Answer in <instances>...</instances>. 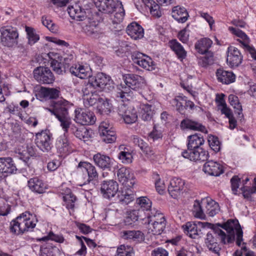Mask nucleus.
<instances>
[{
  "instance_id": "obj_48",
  "label": "nucleus",
  "mask_w": 256,
  "mask_h": 256,
  "mask_svg": "<svg viewBox=\"0 0 256 256\" xmlns=\"http://www.w3.org/2000/svg\"><path fill=\"white\" fill-rule=\"evenodd\" d=\"M36 156V148L32 144L28 145L26 149L19 153V158L27 162L32 156Z\"/></svg>"
},
{
  "instance_id": "obj_24",
  "label": "nucleus",
  "mask_w": 256,
  "mask_h": 256,
  "mask_svg": "<svg viewBox=\"0 0 256 256\" xmlns=\"http://www.w3.org/2000/svg\"><path fill=\"white\" fill-rule=\"evenodd\" d=\"M70 72L74 76L81 79L90 78L92 76V70L89 66L76 64L70 68Z\"/></svg>"
},
{
  "instance_id": "obj_64",
  "label": "nucleus",
  "mask_w": 256,
  "mask_h": 256,
  "mask_svg": "<svg viewBox=\"0 0 256 256\" xmlns=\"http://www.w3.org/2000/svg\"><path fill=\"white\" fill-rule=\"evenodd\" d=\"M102 140L106 144H112L116 142V133L114 130H110L106 134H100Z\"/></svg>"
},
{
  "instance_id": "obj_41",
  "label": "nucleus",
  "mask_w": 256,
  "mask_h": 256,
  "mask_svg": "<svg viewBox=\"0 0 256 256\" xmlns=\"http://www.w3.org/2000/svg\"><path fill=\"white\" fill-rule=\"evenodd\" d=\"M134 192L132 187H122L121 194L119 196L120 202L124 204H128L134 199Z\"/></svg>"
},
{
  "instance_id": "obj_38",
  "label": "nucleus",
  "mask_w": 256,
  "mask_h": 256,
  "mask_svg": "<svg viewBox=\"0 0 256 256\" xmlns=\"http://www.w3.org/2000/svg\"><path fill=\"white\" fill-rule=\"evenodd\" d=\"M187 150L201 148L204 142L203 136L200 134H195L188 136Z\"/></svg>"
},
{
  "instance_id": "obj_42",
  "label": "nucleus",
  "mask_w": 256,
  "mask_h": 256,
  "mask_svg": "<svg viewBox=\"0 0 256 256\" xmlns=\"http://www.w3.org/2000/svg\"><path fill=\"white\" fill-rule=\"evenodd\" d=\"M172 18L178 22H186L189 16L186 10L184 7L176 6L172 8Z\"/></svg>"
},
{
  "instance_id": "obj_19",
  "label": "nucleus",
  "mask_w": 256,
  "mask_h": 256,
  "mask_svg": "<svg viewBox=\"0 0 256 256\" xmlns=\"http://www.w3.org/2000/svg\"><path fill=\"white\" fill-rule=\"evenodd\" d=\"M226 54V62L230 67H237L242 62L243 56L238 48L230 46L227 49Z\"/></svg>"
},
{
  "instance_id": "obj_40",
  "label": "nucleus",
  "mask_w": 256,
  "mask_h": 256,
  "mask_svg": "<svg viewBox=\"0 0 256 256\" xmlns=\"http://www.w3.org/2000/svg\"><path fill=\"white\" fill-rule=\"evenodd\" d=\"M136 208L145 216L146 214L150 212L152 208V202L146 196H141L137 198L136 200Z\"/></svg>"
},
{
  "instance_id": "obj_16",
  "label": "nucleus",
  "mask_w": 256,
  "mask_h": 256,
  "mask_svg": "<svg viewBox=\"0 0 256 256\" xmlns=\"http://www.w3.org/2000/svg\"><path fill=\"white\" fill-rule=\"evenodd\" d=\"M16 170V164L12 158H0V182L8 176L15 174Z\"/></svg>"
},
{
  "instance_id": "obj_53",
  "label": "nucleus",
  "mask_w": 256,
  "mask_h": 256,
  "mask_svg": "<svg viewBox=\"0 0 256 256\" xmlns=\"http://www.w3.org/2000/svg\"><path fill=\"white\" fill-rule=\"evenodd\" d=\"M117 2L118 3V6L114 10L116 12L114 16V18H112V22L114 24H119L122 22L125 15V12L122 2Z\"/></svg>"
},
{
  "instance_id": "obj_60",
  "label": "nucleus",
  "mask_w": 256,
  "mask_h": 256,
  "mask_svg": "<svg viewBox=\"0 0 256 256\" xmlns=\"http://www.w3.org/2000/svg\"><path fill=\"white\" fill-rule=\"evenodd\" d=\"M116 256H134L133 248L130 246L121 245L118 248Z\"/></svg>"
},
{
  "instance_id": "obj_13",
  "label": "nucleus",
  "mask_w": 256,
  "mask_h": 256,
  "mask_svg": "<svg viewBox=\"0 0 256 256\" xmlns=\"http://www.w3.org/2000/svg\"><path fill=\"white\" fill-rule=\"evenodd\" d=\"M93 160L94 164L102 170H110L112 169L115 170L118 168V164L114 159L111 158L107 155L100 152L93 156Z\"/></svg>"
},
{
  "instance_id": "obj_44",
  "label": "nucleus",
  "mask_w": 256,
  "mask_h": 256,
  "mask_svg": "<svg viewBox=\"0 0 256 256\" xmlns=\"http://www.w3.org/2000/svg\"><path fill=\"white\" fill-rule=\"evenodd\" d=\"M212 44V41L209 38L200 39L195 44V48L200 54H204L208 52Z\"/></svg>"
},
{
  "instance_id": "obj_55",
  "label": "nucleus",
  "mask_w": 256,
  "mask_h": 256,
  "mask_svg": "<svg viewBox=\"0 0 256 256\" xmlns=\"http://www.w3.org/2000/svg\"><path fill=\"white\" fill-rule=\"evenodd\" d=\"M42 240L44 241L52 240L60 244L64 243L66 244H68V242L65 240L62 234H55L52 232H50L46 236L42 238Z\"/></svg>"
},
{
  "instance_id": "obj_9",
  "label": "nucleus",
  "mask_w": 256,
  "mask_h": 256,
  "mask_svg": "<svg viewBox=\"0 0 256 256\" xmlns=\"http://www.w3.org/2000/svg\"><path fill=\"white\" fill-rule=\"evenodd\" d=\"M74 120L83 126L92 125L96 121L94 113L88 110L77 108L74 110Z\"/></svg>"
},
{
  "instance_id": "obj_11",
  "label": "nucleus",
  "mask_w": 256,
  "mask_h": 256,
  "mask_svg": "<svg viewBox=\"0 0 256 256\" xmlns=\"http://www.w3.org/2000/svg\"><path fill=\"white\" fill-rule=\"evenodd\" d=\"M118 114L121 116L125 123L132 124L135 122L138 119L136 110L132 106L121 104L118 107Z\"/></svg>"
},
{
  "instance_id": "obj_51",
  "label": "nucleus",
  "mask_w": 256,
  "mask_h": 256,
  "mask_svg": "<svg viewBox=\"0 0 256 256\" xmlns=\"http://www.w3.org/2000/svg\"><path fill=\"white\" fill-rule=\"evenodd\" d=\"M154 108L150 104H145L141 107V117L145 121H148L152 119L154 114Z\"/></svg>"
},
{
  "instance_id": "obj_2",
  "label": "nucleus",
  "mask_w": 256,
  "mask_h": 256,
  "mask_svg": "<svg viewBox=\"0 0 256 256\" xmlns=\"http://www.w3.org/2000/svg\"><path fill=\"white\" fill-rule=\"evenodd\" d=\"M218 239L223 244H228L226 240V234L220 229L208 232L205 244L209 250L219 256L221 247L218 242Z\"/></svg>"
},
{
  "instance_id": "obj_34",
  "label": "nucleus",
  "mask_w": 256,
  "mask_h": 256,
  "mask_svg": "<svg viewBox=\"0 0 256 256\" xmlns=\"http://www.w3.org/2000/svg\"><path fill=\"white\" fill-rule=\"evenodd\" d=\"M216 74L218 82L222 84H229L236 80V75L230 70L220 68L217 70Z\"/></svg>"
},
{
  "instance_id": "obj_32",
  "label": "nucleus",
  "mask_w": 256,
  "mask_h": 256,
  "mask_svg": "<svg viewBox=\"0 0 256 256\" xmlns=\"http://www.w3.org/2000/svg\"><path fill=\"white\" fill-rule=\"evenodd\" d=\"M78 168H80L83 173L87 174L88 182L92 181L98 178V174L96 168L91 163L87 162H80Z\"/></svg>"
},
{
  "instance_id": "obj_52",
  "label": "nucleus",
  "mask_w": 256,
  "mask_h": 256,
  "mask_svg": "<svg viewBox=\"0 0 256 256\" xmlns=\"http://www.w3.org/2000/svg\"><path fill=\"white\" fill-rule=\"evenodd\" d=\"M144 218H146L145 216L142 213V210L140 211L136 208L128 213L126 221L128 224H132V222L137 221L138 219L144 220Z\"/></svg>"
},
{
  "instance_id": "obj_58",
  "label": "nucleus",
  "mask_w": 256,
  "mask_h": 256,
  "mask_svg": "<svg viewBox=\"0 0 256 256\" xmlns=\"http://www.w3.org/2000/svg\"><path fill=\"white\" fill-rule=\"evenodd\" d=\"M41 93L46 98L56 99L58 97L60 92L54 88H42Z\"/></svg>"
},
{
  "instance_id": "obj_6",
  "label": "nucleus",
  "mask_w": 256,
  "mask_h": 256,
  "mask_svg": "<svg viewBox=\"0 0 256 256\" xmlns=\"http://www.w3.org/2000/svg\"><path fill=\"white\" fill-rule=\"evenodd\" d=\"M131 58L134 64L148 71H152L156 68V64L148 56L139 52H134L131 54Z\"/></svg>"
},
{
  "instance_id": "obj_10",
  "label": "nucleus",
  "mask_w": 256,
  "mask_h": 256,
  "mask_svg": "<svg viewBox=\"0 0 256 256\" xmlns=\"http://www.w3.org/2000/svg\"><path fill=\"white\" fill-rule=\"evenodd\" d=\"M1 42L4 46L11 47L16 42L18 34L16 28L6 26L0 28Z\"/></svg>"
},
{
  "instance_id": "obj_3",
  "label": "nucleus",
  "mask_w": 256,
  "mask_h": 256,
  "mask_svg": "<svg viewBox=\"0 0 256 256\" xmlns=\"http://www.w3.org/2000/svg\"><path fill=\"white\" fill-rule=\"evenodd\" d=\"M222 228L226 230V240L228 244L233 242L236 237V244L240 246L243 241V232L238 220H230L224 224Z\"/></svg>"
},
{
  "instance_id": "obj_59",
  "label": "nucleus",
  "mask_w": 256,
  "mask_h": 256,
  "mask_svg": "<svg viewBox=\"0 0 256 256\" xmlns=\"http://www.w3.org/2000/svg\"><path fill=\"white\" fill-rule=\"evenodd\" d=\"M6 110L10 114L17 116L20 120L24 119V112L18 104H10L7 106Z\"/></svg>"
},
{
  "instance_id": "obj_12",
  "label": "nucleus",
  "mask_w": 256,
  "mask_h": 256,
  "mask_svg": "<svg viewBox=\"0 0 256 256\" xmlns=\"http://www.w3.org/2000/svg\"><path fill=\"white\" fill-rule=\"evenodd\" d=\"M72 104L64 99H60L54 102L50 108H46L56 118L68 114V110Z\"/></svg>"
},
{
  "instance_id": "obj_63",
  "label": "nucleus",
  "mask_w": 256,
  "mask_h": 256,
  "mask_svg": "<svg viewBox=\"0 0 256 256\" xmlns=\"http://www.w3.org/2000/svg\"><path fill=\"white\" fill-rule=\"evenodd\" d=\"M113 130L114 129L112 124L110 123L108 120L102 122L98 126V132L100 135Z\"/></svg>"
},
{
  "instance_id": "obj_31",
  "label": "nucleus",
  "mask_w": 256,
  "mask_h": 256,
  "mask_svg": "<svg viewBox=\"0 0 256 256\" xmlns=\"http://www.w3.org/2000/svg\"><path fill=\"white\" fill-rule=\"evenodd\" d=\"M184 184V180L178 178H174L170 180L168 190L172 198H176L178 196L183 190Z\"/></svg>"
},
{
  "instance_id": "obj_28",
  "label": "nucleus",
  "mask_w": 256,
  "mask_h": 256,
  "mask_svg": "<svg viewBox=\"0 0 256 256\" xmlns=\"http://www.w3.org/2000/svg\"><path fill=\"white\" fill-rule=\"evenodd\" d=\"M82 30L86 35L94 38H98L102 35L98 23L94 20H88V22L82 26Z\"/></svg>"
},
{
  "instance_id": "obj_50",
  "label": "nucleus",
  "mask_w": 256,
  "mask_h": 256,
  "mask_svg": "<svg viewBox=\"0 0 256 256\" xmlns=\"http://www.w3.org/2000/svg\"><path fill=\"white\" fill-rule=\"evenodd\" d=\"M148 224V232L154 235H160L164 230L166 228V222H161Z\"/></svg>"
},
{
  "instance_id": "obj_37",
  "label": "nucleus",
  "mask_w": 256,
  "mask_h": 256,
  "mask_svg": "<svg viewBox=\"0 0 256 256\" xmlns=\"http://www.w3.org/2000/svg\"><path fill=\"white\" fill-rule=\"evenodd\" d=\"M70 130L78 138L86 142L92 137V131L85 127L76 128L74 126H71Z\"/></svg>"
},
{
  "instance_id": "obj_14",
  "label": "nucleus",
  "mask_w": 256,
  "mask_h": 256,
  "mask_svg": "<svg viewBox=\"0 0 256 256\" xmlns=\"http://www.w3.org/2000/svg\"><path fill=\"white\" fill-rule=\"evenodd\" d=\"M82 100L85 107L88 108L98 103L101 98L98 95L96 88L92 84H87L82 90Z\"/></svg>"
},
{
  "instance_id": "obj_61",
  "label": "nucleus",
  "mask_w": 256,
  "mask_h": 256,
  "mask_svg": "<svg viewBox=\"0 0 256 256\" xmlns=\"http://www.w3.org/2000/svg\"><path fill=\"white\" fill-rule=\"evenodd\" d=\"M118 158L124 164H128L132 162L133 157L131 152L128 149L124 148V150L120 151L118 155Z\"/></svg>"
},
{
  "instance_id": "obj_7",
  "label": "nucleus",
  "mask_w": 256,
  "mask_h": 256,
  "mask_svg": "<svg viewBox=\"0 0 256 256\" xmlns=\"http://www.w3.org/2000/svg\"><path fill=\"white\" fill-rule=\"evenodd\" d=\"M228 29L232 34L240 38L238 39V41L241 44L242 48L250 54L253 59L256 60V50L253 46L250 44V38L246 33L236 28L229 27Z\"/></svg>"
},
{
  "instance_id": "obj_49",
  "label": "nucleus",
  "mask_w": 256,
  "mask_h": 256,
  "mask_svg": "<svg viewBox=\"0 0 256 256\" xmlns=\"http://www.w3.org/2000/svg\"><path fill=\"white\" fill-rule=\"evenodd\" d=\"M145 217L147 218L148 223H154V222H156L161 221L162 222H166V218L163 214L155 209H153L150 212L147 213Z\"/></svg>"
},
{
  "instance_id": "obj_27",
  "label": "nucleus",
  "mask_w": 256,
  "mask_h": 256,
  "mask_svg": "<svg viewBox=\"0 0 256 256\" xmlns=\"http://www.w3.org/2000/svg\"><path fill=\"white\" fill-rule=\"evenodd\" d=\"M203 171L210 176H218L224 172V168L220 163L214 161L208 160L203 166Z\"/></svg>"
},
{
  "instance_id": "obj_4",
  "label": "nucleus",
  "mask_w": 256,
  "mask_h": 256,
  "mask_svg": "<svg viewBox=\"0 0 256 256\" xmlns=\"http://www.w3.org/2000/svg\"><path fill=\"white\" fill-rule=\"evenodd\" d=\"M87 84H92L93 88L97 87L102 90L106 92L112 90L114 88V83L110 77L103 72L97 74Z\"/></svg>"
},
{
  "instance_id": "obj_39",
  "label": "nucleus",
  "mask_w": 256,
  "mask_h": 256,
  "mask_svg": "<svg viewBox=\"0 0 256 256\" xmlns=\"http://www.w3.org/2000/svg\"><path fill=\"white\" fill-rule=\"evenodd\" d=\"M168 46L176 54L178 58L181 60L186 56V52L183 46L176 40L172 39L168 42Z\"/></svg>"
},
{
  "instance_id": "obj_56",
  "label": "nucleus",
  "mask_w": 256,
  "mask_h": 256,
  "mask_svg": "<svg viewBox=\"0 0 256 256\" xmlns=\"http://www.w3.org/2000/svg\"><path fill=\"white\" fill-rule=\"evenodd\" d=\"M26 32L27 38H28V43L30 45L34 44L40 40L39 35L38 34L34 28L26 26Z\"/></svg>"
},
{
  "instance_id": "obj_33",
  "label": "nucleus",
  "mask_w": 256,
  "mask_h": 256,
  "mask_svg": "<svg viewBox=\"0 0 256 256\" xmlns=\"http://www.w3.org/2000/svg\"><path fill=\"white\" fill-rule=\"evenodd\" d=\"M48 58L50 66L54 72L58 74H62L64 72L62 67V61L63 58L56 52H52L46 54Z\"/></svg>"
},
{
  "instance_id": "obj_21",
  "label": "nucleus",
  "mask_w": 256,
  "mask_h": 256,
  "mask_svg": "<svg viewBox=\"0 0 256 256\" xmlns=\"http://www.w3.org/2000/svg\"><path fill=\"white\" fill-rule=\"evenodd\" d=\"M58 152L62 156L68 155L74 151V146L69 142L64 136H59L56 144Z\"/></svg>"
},
{
  "instance_id": "obj_47",
  "label": "nucleus",
  "mask_w": 256,
  "mask_h": 256,
  "mask_svg": "<svg viewBox=\"0 0 256 256\" xmlns=\"http://www.w3.org/2000/svg\"><path fill=\"white\" fill-rule=\"evenodd\" d=\"M112 110V106L110 100L101 98L98 103L97 110L101 114H108Z\"/></svg>"
},
{
  "instance_id": "obj_23",
  "label": "nucleus",
  "mask_w": 256,
  "mask_h": 256,
  "mask_svg": "<svg viewBox=\"0 0 256 256\" xmlns=\"http://www.w3.org/2000/svg\"><path fill=\"white\" fill-rule=\"evenodd\" d=\"M98 10L104 13L111 14L118 6V0H93Z\"/></svg>"
},
{
  "instance_id": "obj_5",
  "label": "nucleus",
  "mask_w": 256,
  "mask_h": 256,
  "mask_svg": "<svg viewBox=\"0 0 256 256\" xmlns=\"http://www.w3.org/2000/svg\"><path fill=\"white\" fill-rule=\"evenodd\" d=\"M212 224L208 222H188L182 226L184 233L192 238H197L202 234L201 228H210Z\"/></svg>"
},
{
  "instance_id": "obj_35",
  "label": "nucleus",
  "mask_w": 256,
  "mask_h": 256,
  "mask_svg": "<svg viewBox=\"0 0 256 256\" xmlns=\"http://www.w3.org/2000/svg\"><path fill=\"white\" fill-rule=\"evenodd\" d=\"M126 33L132 38L138 40L144 36V30L140 25L134 22L128 26Z\"/></svg>"
},
{
  "instance_id": "obj_54",
  "label": "nucleus",
  "mask_w": 256,
  "mask_h": 256,
  "mask_svg": "<svg viewBox=\"0 0 256 256\" xmlns=\"http://www.w3.org/2000/svg\"><path fill=\"white\" fill-rule=\"evenodd\" d=\"M202 206V199L200 200H196L193 205L192 212L194 216L200 218H204L205 217L204 210Z\"/></svg>"
},
{
  "instance_id": "obj_15",
  "label": "nucleus",
  "mask_w": 256,
  "mask_h": 256,
  "mask_svg": "<svg viewBox=\"0 0 256 256\" xmlns=\"http://www.w3.org/2000/svg\"><path fill=\"white\" fill-rule=\"evenodd\" d=\"M181 155L185 158L197 162H204L209 158L208 152L202 148L192 150H184L182 152Z\"/></svg>"
},
{
  "instance_id": "obj_45",
  "label": "nucleus",
  "mask_w": 256,
  "mask_h": 256,
  "mask_svg": "<svg viewBox=\"0 0 256 256\" xmlns=\"http://www.w3.org/2000/svg\"><path fill=\"white\" fill-rule=\"evenodd\" d=\"M122 237L135 242H140L144 240L143 234L139 230H124L122 232Z\"/></svg>"
},
{
  "instance_id": "obj_43",
  "label": "nucleus",
  "mask_w": 256,
  "mask_h": 256,
  "mask_svg": "<svg viewBox=\"0 0 256 256\" xmlns=\"http://www.w3.org/2000/svg\"><path fill=\"white\" fill-rule=\"evenodd\" d=\"M146 9L150 10V14L154 17L160 18L162 15V10L158 4L154 0H142Z\"/></svg>"
},
{
  "instance_id": "obj_62",
  "label": "nucleus",
  "mask_w": 256,
  "mask_h": 256,
  "mask_svg": "<svg viewBox=\"0 0 256 256\" xmlns=\"http://www.w3.org/2000/svg\"><path fill=\"white\" fill-rule=\"evenodd\" d=\"M214 62V56L212 53H208L203 56L198 58V64L202 67H206Z\"/></svg>"
},
{
  "instance_id": "obj_29",
  "label": "nucleus",
  "mask_w": 256,
  "mask_h": 256,
  "mask_svg": "<svg viewBox=\"0 0 256 256\" xmlns=\"http://www.w3.org/2000/svg\"><path fill=\"white\" fill-rule=\"evenodd\" d=\"M28 186L32 192L38 194L45 192L48 188L47 184L38 177L30 178L28 182Z\"/></svg>"
},
{
  "instance_id": "obj_17",
  "label": "nucleus",
  "mask_w": 256,
  "mask_h": 256,
  "mask_svg": "<svg viewBox=\"0 0 256 256\" xmlns=\"http://www.w3.org/2000/svg\"><path fill=\"white\" fill-rule=\"evenodd\" d=\"M36 144L43 152H48L52 148V134L49 131L42 130L36 134Z\"/></svg>"
},
{
  "instance_id": "obj_36",
  "label": "nucleus",
  "mask_w": 256,
  "mask_h": 256,
  "mask_svg": "<svg viewBox=\"0 0 256 256\" xmlns=\"http://www.w3.org/2000/svg\"><path fill=\"white\" fill-rule=\"evenodd\" d=\"M180 128L182 130H198L203 132H206V127L198 122L185 118L182 120L180 124Z\"/></svg>"
},
{
  "instance_id": "obj_18",
  "label": "nucleus",
  "mask_w": 256,
  "mask_h": 256,
  "mask_svg": "<svg viewBox=\"0 0 256 256\" xmlns=\"http://www.w3.org/2000/svg\"><path fill=\"white\" fill-rule=\"evenodd\" d=\"M117 177L122 187H133L136 180L133 172L129 168L122 166L117 171Z\"/></svg>"
},
{
  "instance_id": "obj_26",
  "label": "nucleus",
  "mask_w": 256,
  "mask_h": 256,
  "mask_svg": "<svg viewBox=\"0 0 256 256\" xmlns=\"http://www.w3.org/2000/svg\"><path fill=\"white\" fill-rule=\"evenodd\" d=\"M68 13L72 18L78 21H82L86 19L85 9L82 8L80 2L68 6Z\"/></svg>"
},
{
  "instance_id": "obj_25",
  "label": "nucleus",
  "mask_w": 256,
  "mask_h": 256,
  "mask_svg": "<svg viewBox=\"0 0 256 256\" xmlns=\"http://www.w3.org/2000/svg\"><path fill=\"white\" fill-rule=\"evenodd\" d=\"M202 206L204 214L210 216H214L220 211V206L218 202L210 197L202 198Z\"/></svg>"
},
{
  "instance_id": "obj_30",
  "label": "nucleus",
  "mask_w": 256,
  "mask_h": 256,
  "mask_svg": "<svg viewBox=\"0 0 256 256\" xmlns=\"http://www.w3.org/2000/svg\"><path fill=\"white\" fill-rule=\"evenodd\" d=\"M64 201L63 205L68 210L71 214L74 212L77 204L78 198L72 192L71 190L66 188L65 192L62 193Z\"/></svg>"
},
{
  "instance_id": "obj_1",
  "label": "nucleus",
  "mask_w": 256,
  "mask_h": 256,
  "mask_svg": "<svg viewBox=\"0 0 256 256\" xmlns=\"http://www.w3.org/2000/svg\"><path fill=\"white\" fill-rule=\"evenodd\" d=\"M36 222L31 214L25 212L10 222V232L16 234H20L32 231L36 226Z\"/></svg>"
},
{
  "instance_id": "obj_20",
  "label": "nucleus",
  "mask_w": 256,
  "mask_h": 256,
  "mask_svg": "<svg viewBox=\"0 0 256 256\" xmlns=\"http://www.w3.org/2000/svg\"><path fill=\"white\" fill-rule=\"evenodd\" d=\"M124 82L129 88L134 90H140L146 86V80L142 76L133 74H126Z\"/></svg>"
},
{
  "instance_id": "obj_46",
  "label": "nucleus",
  "mask_w": 256,
  "mask_h": 256,
  "mask_svg": "<svg viewBox=\"0 0 256 256\" xmlns=\"http://www.w3.org/2000/svg\"><path fill=\"white\" fill-rule=\"evenodd\" d=\"M132 142L134 145L140 148L146 155L150 156L154 154L151 148L141 138L134 136L133 137Z\"/></svg>"
},
{
  "instance_id": "obj_8",
  "label": "nucleus",
  "mask_w": 256,
  "mask_h": 256,
  "mask_svg": "<svg viewBox=\"0 0 256 256\" xmlns=\"http://www.w3.org/2000/svg\"><path fill=\"white\" fill-rule=\"evenodd\" d=\"M34 79L40 84H52L55 80V77L51 70L44 66H38L33 72Z\"/></svg>"
},
{
  "instance_id": "obj_22",
  "label": "nucleus",
  "mask_w": 256,
  "mask_h": 256,
  "mask_svg": "<svg viewBox=\"0 0 256 256\" xmlns=\"http://www.w3.org/2000/svg\"><path fill=\"white\" fill-rule=\"evenodd\" d=\"M118 190V185L113 180L104 181L101 184L100 191L103 196L106 198L114 197Z\"/></svg>"
},
{
  "instance_id": "obj_57",
  "label": "nucleus",
  "mask_w": 256,
  "mask_h": 256,
  "mask_svg": "<svg viewBox=\"0 0 256 256\" xmlns=\"http://www.w3.org/2000/svg\"><path fill=\"white\" fill-rule=\"evenodd\" d=\"M228 100L230 104L235 110V112L239 116L240 114L242 116V106L239 102L238 96L234 94H230L228 96Z\"/></svg>"
}]
</instances>
